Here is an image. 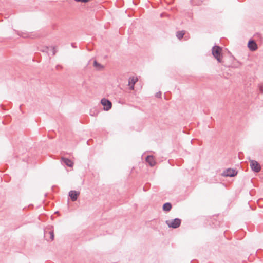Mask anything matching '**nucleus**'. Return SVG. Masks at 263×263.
I'll use <instances>...</instances> for the list:
<instances>
[{"mask_svg": "<svg viewBox=\"0 0 263 263\" xmlns=\"http://www.w3.org/2000/svg\"><path fill=\"white\" fill-rule=\"evenodd\" d=\"M222 48L218 46H215L212 48L213 55L217 59L218 62H221V53Z\"/></svg>", "mask_w": 263, "mask_h": 263, "instance_id": "f257e3e1", "label": "nucleus"}, {"mask_svg": "<svg viewBox=\"0 0 263 263\" xmlns=\"http://www.w3.org/2000/svg\"><path fill=\"white\" fill-rule=\"evenodd\" d=\"M52 227L49 226L44 230V237L47 241H52L54 239V232Z\"/></svg>", "mask_w": 263, "mask_h": 263, "instance_id": "f03ea898", "label": "nucleus"}, {"mask_svg": "<svg viewBox=\"0 0 263 263\" xmlns=\"http://www.w3.org/2000/svg\"><path fill=\"white\" fill-rule=\"evenodd\" d=\"M166 223L170 228H178L181 224V220L179 218H175L173 220H167Z\"/></svg>", "mask_w": 263, "mask_h": 263, "instance_id": "7ed1b4c3", "label": "nucleus"}, {"mask_svg": "<svg viewBox=\"0 0 263 263\" xmlns=\"http://www.w3.org/2000/svg\"><path fill=\"white\" fill-rule=\"evenodd\" d=\"M101 103L102 105L104 106V109L105 110L108 111L111 108V102L108 99L103 98L101 100Z\"/></svg>", "mask_w": 263, "mask_h": 263, "instance_id": "20e7f679", "label": "nucleus"}, {"mask_svg": "<svg viewBox=\"0 0 263 263\" xmlns=\"http://www.w3.org/2000/svg\"><path fill=\"white\" fill-rule=\"evenodd\" d=\"M250 166L251 169L255 172H259L261 170L260 165L255 160L250 161Z\"/></svg>", "mask_w": 263, "mask_h": 263, "instance_id": "39448f33", "label": "nucleus"}, {"mask_svg": "<svg viewBox=\"0 0 263 263\" xmlns=\"http://www.w3.org/2000/svg\"><path fill=\"white\" fill-rule=\"evenodd\" d=\"M236 174L237 172H236L235 170L233 169L228 168L222 173V175L223 176L226 177H233L236 175Z\"/></svg>", "mask_w": 263, "mask_h": 263, "instance_id": "423d86ee", "label": "nucleus"}, {"mask_svg": "<svg viewBox=\"0 0 263 263\" xmlns=\"http://www.w3.org/2000/svg\"><path fill=\"white\" fill-rule=\"evenodd\" d=\"M248 47L251 51H255L257 49V45L253 40H250L248 43Z\"/></svg>", "mask_w": 263, "mask_h": 263, "instance_id": "0eeeda50", "label": "nucleus"}, {"mask_svg": "<svg viewBox=\"0 0 263 263\" xmlns=\"http://www.w3.org/2000/svg\"><path fill=\"white\" fill-rule=\"evenodd\" d=\"M80 192L76 191H70L69 192V196L72 201H75L77 200L78 196Z\"/></svg>", "mask_w": 263, "mask_h": 263, "instance_id": "6e6552de", "label": "nucleus"}, {"mask_svg": "<svg viewBox=\"0 0 263 263\" xmlns=\"http://www.w3.org/2000/svg\"><path fill=\"white\" fill-rule=\"evenodd\" d=\"M146 161L151 166H154L156 164L154 158L152 156H148L146 158Z\"/></svg>", "mask_w": 263, "mask_h": 263, "instance_id": "1a4fd4ad", "label": "nucleus"}, {"mask_svg": "<svg viewBox=\"0 0 263 263\" xmlns=\"http://www.w3.org/2000/svg\"><path fill=\"white\" fill-rule=\"evenodd\" d=\"M62 160L68 166L72 167L73 166V162L69 159L62 157Z\"/></svg>", "mask_w": 263, "mask_h": 263, "instance_id": "9d476101", "label": "nucleus"}, {"mask_svg": "<svg viewBox=\"0 0 263 263\" xmlns=\"http://www.w3.org/2000/svg\"><path fill=\"white\" fill-rule=\"evenodd\" d=\"M93 66L97 70H101L104 68V66L101 64L98 63L96 61L93 62Z\"/></svg>", "mask_w": 263, "mask_h": 263, "instance_id": "9b49d317", "label": "nucleus"}, {"mask_svg": "<svg viewBox=\"0 0 263 263\" xmlns=\"http://www.w3.org/2000/svg\"><path fill=\"white\" fill-rule=\"evenodd\" d=\"M172 209V205L170 203L167 202L163 204V210L165 211L168 212Z\"/></svg>", "mask_w": 263, "mask_h": 263, "instance_id": "f8f14e48", "label": "nucleus"}, {"mask_svg": "<svg viewBox=\"0 0 263 263\" xmlns=\"http://www.w3.org/2000/svg\"><path fill=\"white\" fill-rule=\"evenodd\" d=\"M137 81H138L137 78L130 77L129 79L128 85L129 86H130V85H135V83L137 82Z\"/></svg>", "mask_w": 263, "mask_h": 263, "instance_id": "ddd939ff", "label": "nucleus"}, {"mask_svg": "<svg viewBox=\"0 0 263 263\" xmlns=\"http://www.w3.org/2000/svg\"><path fill=\"white\" fill-rule=\"evenodd\" d=\"M185 34H177V37L179 40H181L184 37V35Z\"/></svg>", "mask_w": 263, "mask_h": 263, "instance_id": "4468645a", "label": "nucleus"}, {"mask_svg": "<svg viewBox=\"0 0 263 263\" xmlns=\"http://www.w3.org/2000/svg\"><path fill=\"white\" fill-rule=\"evenodd\" d=\"M57 50L55 49V47H52V53H53V55H55V53H57Z\"/></svg>", "mask_w": 263, "mask_h": 263, "instance_id": "2eb2a0df", "label": "nucleus"}, {"mask_svg": "<svg viewBox=\"0 0 263 263\" xmlns=\"http://www.w3.org/2000/svg\"><path fill=\"white\" fill-rule=\"evenodd\" d=\"M48 49V47H46L44 48L43 49H42L41 51L42 52H47Z\"/></svg>", "mask_w": 263, "mask_h": 263, "instance_id": "dca6fc26", "label": "nucleus"}, {"mask_svg": "<svg viewBox=\"0 0 263 263\" xmlns=\"http://www.w3.org/2000/svg\"><path fill=\"white\" fill-rule=\"evenodd\" d=\"M161 95V93L160 92H157L156 94V97L157 98H160Z\"/></svg>", "mask_w": 263, "mask_h": 263, "instance_id": "f3484780", "label": "nucleus"}, {"mask_svg": "<svg viewBox=\"0 0 263 263\" xmlns=\"http://www.w3.org/2000/svg\"><path fill=\"white\" fill-rule=\"evenodd\" d=\"M55 68L59 70L60 69H61L62 67L61 65H58L56 66Z\"/></svg>", "mask_w": 263, "mask_h": 263, "instance_id": "a211bd4d", "label": "nucleus"}, {"mask_svg": "<svg viewBox=\"0 0 263 263\" xmlns=\"http://www.w3.org/2000/svg\"><path fill=\"white\" fill-rule=\"evenodd\" d=\"M260 91L263 93V84L260 86Z\"/></svg>", "mask_w": 263, "mask_h": 263, "instance_id": "6ab92c4d", "label": "nucleus"}, {"mask_svg": "<svg viewBox=\"0 0 263 263\" xmlns=\"http://www.w3.org/2000/svg\"><path fill=\"white\" fill-rule=\"evenodd\" d=\"M130 86V89L131 90H134V85H130V86Z\"/></svg>", "mask_w": 263, "mask_h": 263, "instance_id": "aec40b11", "label": "nucleus"}, {"mask_svg": "<svg viewBox=\"0 0 263 263\" xmlns=\"http://www.w3.org/2000/svg\"><path fill=\"white\" fill-rule=\"evenodd\" d=\"M176 33H185V32H184V31H179L177 32Z\"/></svg>", "mask_w": 263, "mask_h": 263, "instance_id": "412c9836", "label": "nucleus"}, {"mask_svg": "<svg viewBox=\"0 0 263 263\" xmlns=\"http://www.w3.org/2000/svg\"><path fill=\"white\" fill-rule=\"evenodd\" d=\"M23 37H27V36H22Z\"/></svg>", "mask_w": 263, "mask_h": 263, "instance_id": "4be33fe9", "label": "nucleus"}]
</instances>
